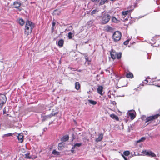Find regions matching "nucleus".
<instances>
[{
  "mask_svg": "<svg viewBox=\"0 0 160 160\" xmlns=\"http://www.w3.org/2000/svg\"><path fill=\"white\" fill-rule=\"evenodd\" d=\"M34 27V24L32 22L28 20L27 21L25 25V34L28 35L31 33Z\"/></svg>",
  "mask_w": 160,
  "mask_h": 160,
  "instance_id": "1",
  "label": "nucleus"
},
{
  "mask_svg": "<svg viewBox=\"0 0 160 160\" xmlns=\"http://www.w3.org/2000/svg\"><path fill=\"white\" fill-rule=\"evenodd\" d=\"M110 18L111 17L109 14L103 12L100 20L101 23L103 24L107 23L109 21Z\"/></svg>",
  "mask_w": 160,
  "mask_h": 160,
  "instance_id": "2",
  "label": "nucleus"
},
{
  "mask_svg": "<svg viewBox=\"0 0 160 160\" xmlns=\"http://www.w3.org/2000/svg\"><path fill=\"white\" fill-rule=\"evenodd\" d=\"M160 114H156L154 115L148 117L146 119L145 123H147V125L151 123L152 122H155L156 119H157Z\"/></svg>",
  "mask_w": 160,
  "mask_h": 160,
  "instance_id": "3",
  "label": "nucleus"
},
{
  "mask_svg": "<svg viewBox=\"0 0 160 160\" xmlns=\"http://www.w3.org/2000/svg\"><path fill=\"white\" fill-rule=\"evenodd\" d=\"M110 55L111 58L113 59L116 58L119 59L121 57L122 53L120 52L117 53L115 51L112 50L110 52Z\"/></svg>",
  "mask_w": 160,
  "mask_h": 160,
  "instance_id": "4",
  "label": "nucleus"
},
{
  "mask_svg": "<svg viewBox=\"0 0 160 160\" xmlns=\"http://www.w3.org/2000/svg\"><path fill=\"white\" fill-rule=\"evenodd\" d=\"M121 34L120 32H115L113 34L112 38L114 42H117L119 41L121 38Z\"/></svg>",
  "mask_w": 160,
  "mask_h": 160,
  "instance_id": "5",
  "label": "nucleus"
},
{
  "mask_svg": "<svg viewBox=\"0 0 160 160\" xmlns=\"http://www.w3.org/2000/svg\"><path fill=\"white\" fill-rule=\"evenodd\" d=\"M7 101L6 96L4 95H0V108H1L4 104H5Z\"/></svg>",
  "mask_w": 160,
  "mask_h": 160,
  "instance_id": "6",
  "label": "nucleus"
},
{
  "mask_svg": "<svg viewBox=\"0 0 160 160\" xmlns=\"http://www.w3.org/2000/svg\"><path fill=\"white\" fill-rule=\"evenodd\" d=\"M127 114L128 116L130 117L132 120H133L135 117L136 113L134 110H132L129 111L128 112Z\"/></svg>",
  "mask_w": 160,
  "mask_h": 160,
  "instance_id": "7",
  "label": "nucleus"
},
{
  "mask_svg": "<svg viewBox=\"0 0 160 160\" xmlns=\"http://www.w3.org/2000/svg\"><path fill=\"white\" fill-rule=\"evenodd\" d=\"M144 153L148 156H151L152 157H154L156 156V155L152 152L151 151H144Z\"/></svg>",
  "mask_w": 160,
  "mask_h": 160,
  "instance_id": "8",
  "label": "nucleus"
},
{
  "mask_svg": "<svg viewBox=\"0 0 160 160\" xmlns=\"http://www.w3.org/2000/svg\"><path fill=\"white\" fill-rule=\"evenodd\" d=\"M103 138V134L101 133L98 136V138H96L95 139V141L97 142L101 141Z\"/></svg>",
  "mask_w": 160,
  "mask_h": 160,
  "instance_id": "9",
  "label": "nucleus"
},
{
  "mask_svg": "<svg viewBox=\"0 0 160 160\" xmlns=\"http://www.w3.org/2000/svg\"><path fill=\"white\" fill-rule=\"evenodd\" d=\"M17 137L19 142H23V138L22 134H18Z\"/></svg>",
  "mask_w": 160,
  "mask_h": 160,
  "instance_id": "10",
  "label": "nucleus"
},
{
  "mask_svg": "<svg viewBox=\"0 0 160 160\" xmlns=\"http://www.w3.org/2000/svg\"><path fill=\"white\" fill-rule=\"evenodd\" d=\"M69 139V136L68 135H65L63 136L61 138V140L63 142H65L68 141Z\"/></svg>",
  "mask_w": 160,
  "mask_h": 160,
  "instance_id": "11",
  "label": "nucleus"
},
{
  "mask_svg": "<svg viewBox=\"0 0 160 160\" xmlns=\"http://www.w3.org/2000/svg\"><path fill=\"white\" fill-rule=\"evenodd\" d=\"M103 88L102 86H98L97 88L98 92V93L100 94L101 95H102V90Z\"/></svg>",
  "mask_w": 160,
  "mask_h": 160,
  "instance_id": "12",
  "label": "nucleus"
},
{
  "mask_svg": "<svg viewBox=\"0 0 160 160\" xmlns=\"http://www.w3.org/2000/svg\"><path fill=\"white\" fill-rule=\"evenodd\" d=\"M50 118L49 115L46 116L42 115L41 116L42 120V122H44Z\"/></svg>",
  "mask_w": 160,
  "mask_h": 160,
  "instance_id": "13",
  "label": "nucleus"
},
{
  "mask_svg": "<svg viewBox=\"0 0 160 160\" xmlns=\"http://www.w3.org/2000/svg\"><path fill=\"white\" fill-rule=\"evenodd\" d=\"M13 5L15 6V8H18L21 6V4L18 1H15L13 3Z\"/></svg>",
  "mask_w": 160,
  "mask_h": 160,
  "instance_id": "14",
  "label": "nucleus"
},
{
  "mask_svg": "<svg viewBox=\"0 0 160 160\" xmlns=\"http://www.w3.org/2000/svg\"><path fill=\"white\" fill-rule=\"evenodd\" d=\"M63 43L64 40L62 39H61L58 41V44L59 47H62L63 46Z\"/></svg>",
  "mask_w": 160,
  "mask_h": 160,
  "instance_id": "15",
  "label": "nucleus"
},
{
  "mask_svg": "<svg viewBox=\"0 0 160 160\" xmlns=\"http://www.w3.org/2000/svg\"><path fill=\"white\" fill-rule=\"evenodd\" d=\"M80 84L79 82H76L75 83V88L77 90H78L80 88Z\"/></svg>",
  "mask_w": 160,
  "mask_h": 160,
  "instance_id": "16",
  "label": "nucleus"
},
{
  "mask_svg": "<svg viewBox=\"0 0 160 160\" xmlns=\"http://www.w3.org/2000/svg\"><path fill=\"white\" fill-rule=\"evenodd\" d=\"M126 77L127 78H132L133 76L132 73L129 72L128 73H127Z\"/></svg>",
  "mask_w": 160,
  "mask_h": 160,
  "instance_id": "17",
  "label": "nucleus"
},
{
  "mask_svg": "<svg viewBox=\"0 0 160 160\" xmlns=\"http://www.w3.org/2000/svg\"><path fill=\"white\" fill-rule=\"evenodd\" d=\"M110 117L113 119H115L117 120H118V118L117 116L114 114H111L110 115Z\"/></svg>",
  "mask_w": 160,
  "mask_h": 160,
  "instance_id": "18",
  "label": "nucleus"
},
{
  "mask_svg": "<svg viewBox=\"0 0 160 160\" xmlns=\"http://www.w3.org/2000/svg\"><path fill=\"white\" fill-rule=\"evenodd\" d=\"M105 30L108 31H111L113 30V28L109 26H107L105 27Z\"/></svg>",
  "mask_w": 160,
  "mask_h": 160,
  "instance_id": "19",
  "label": "nucleus"
},
{
  "mask_svg": "<svg viewBox=\"0 0 160 160\" xmlns=\"http://www.w3.org/2000/svg\"><path fill=\"white\" fill-rule=\"evenodd\" d=\"M88 101L90 103L93 105H95L97 103V102L96 101L88 99Z\"/></svg>",
  "mask_w": 160,
  "mask_h": 160,
  "instance_id": "20",
  "label": "nucleus"
},
{
  "mask_svg": "<svg viewBox=\"0 0 160 160\" xmlns=\"http://www.w3.org/2000/svg\"><path fill=\"white\" fill-rule=\"evenodd\" d=\"M108 2V0H101L99 3V5H102L104 4L106 2Z\"/></svg>",
  "mask_w": 160,
  "mask_h": 160,
  "instance_id": "21",
  "label": "nucleus"
},
{
  "mask_svg": "<svg viewBox=\"0 0 160 160\" xmlns=\"http://www.w3.org/2000/svg\"><path fill=\"white\" fill-rule=\"evenodd\" d=\"M82 143H76L74 144V145L72 147V149H74L76 147H80L82 145Z\"/></svg>",
  "mask_w": 160,
  "mask_h": 160,
  "instance_id": "22",
  "label": "nucleus"
},
{
  "mask_svg": "<svg viewBox=\"0 0 160 160\" xmlns=\"http://www.w3.org/2000/svg\"><path fill=\"white\" fill-rule=\"evenodd\" d=\"M58 114V112L57 111L56 112H54V110H52V112L49 115L50 118L52 117L53 116H55V115L57 114Z\"/></svg>",
  "mask_w": 160,
  "mask_h": 160,
  "instance_id": "23",
  "label": "nucleus"
},
{
  "mask_svg": "<svg viewBox=\"0 0 160 160\" xmlns=\"http://www.w3.org/2000/svg\"><path fill=\"white\" fill-rule=\"evenodd\" d=\"M18 22L21 26H23L24 23V21L23 19L20 18L18 20Z\"/></svg>",
  "mask_w": 160,
  "mask_h": 160,
  "instance_id": "24",
  "label": "nucleus"
},
{
  "mask_svg": "<svg viewBox=\"0 0 160 160\" xmlns=\"http://www.w3.org/2000/svg\"><path fill=\"white\" fill-rule=\"evenodd\" d=\"M132 9H131L130 10H127L126 11L123 12H122V14L123 15H126L128 14L130 11H132Z\"/></svg>",
  "mask_w": 160,
  "mask_h": 160,
  "instance_id": "25",
  "label": "nucleus"
},
{
  "mask_svg": "<svg viewBox=\"0 0 160 160\" xmlns=\"http://www.w3.org/2000/svg\"><path fill=\"white\" fill-rule=\"evenodd\" d=\"M60 11L59 10H55L53 12L54 14L55 15H58L60 14Z\"/></svg>",
  "mask_w": 160,
  "mask_h": 160,
  "instance_id": "26",
  "label": "nucleus"
},
{
  "mask_svg": "<svg viewBox=\"0 0 160 160\" xmlns=\"http://www.w3.org/2000/svg\"><path fill=\"white\" fill-rule=\"evenodd\" d=\"M63 147V146L62 144L61 143H59L58 147L59 150H61L62 149Z\"/></svg>",
  "mask_w": 160,
  "mask_h": 160,
  "instance_id": "27",
  "label": "nucleus"
},
{
  "mask_svg": "<svg viewBox=\"0 0 160 160\" xmlns=\"http://www.w3.org/2000/svg\"><path fill=\"white\" fill-rule=\"evenodd\" d=\"M130 152L128 151H125L123 152V154L125 156H128L130 154Z\"/></svg>",
  "mask_w": 160,
  "mask_h": 160,
  "instance_id": "28",
  "label": "nucleus"
},
{
  "mask_svg": "<svg viewBox=\"0 0 160 160\" xmlns=\"http://www.w3.org/2000/svg\"><path fill=\"white\" fill-rule=\"evenodd\" d=\"M12 134L11 133H9L8 134H4L3 136V137H8L9 136H12Z\"/></svg>",
  "mask_w": 160,
  "mask_h": 160,
  "instance_id": "29",
  "label": "nucleus"
},
{
  "mask_svg": "<svg viewBox=\"0 0 160 160\" xmlns=\"http://www.w3.org/2000/svg\"><path fill=\"white\" fill-rule=\"evenodd\" d=\"M52 153L55 155H59V152L55 150H54L53 151Z\"/></svg>",
  "mask_w": 160,
  "mask_h": 160,
  "instance_id": "30",
  "label": "nucleus"
},
{
  "mask_svg": "<svg viewBox=\"0 0 160 160\" xmlns=\"http://www.w3.org/2000/svg\"><path fill=\"white\" fill-rule=\"evenodd\" d=\"M25 157L27 158L30 159L31 158V157H30V153L28 152L25 154Z\"/></svg>",
  "mask_w": 160,
  "mask_h": 160,
  "instance_id": "31",
  "label": "nucleus"
},
{
  "mask_svg": "<svg viewBox=\"0 0 160 160\" xmlns=\"http://www.w3.org/2000/svg\"><path fill=\"white\" fill-rule=\"evenodd\" d=\"M94 20H92L88 22L87 24L88 25H92V24L93 23Z\"/></svg>",
  "mask_w": 160,
  "mask_h": 160,
  "instance_id": "32",
  "label": "nucleus"
},
{
  "mask_svg": "<svg viewBox=\"0 0 160 160\" xmlns=\"http://www.w3.org/2000/svg\"><path fill=\"white\" fill-rule=\"evenodd\" d=\"M112 21L114 22H117L118 20L114 17H112Z\"/></svg>",
  "mask_w": 160,
  "mask_h": 160,
  "instance_id": "33",
  "label": "nucleus"
},
{
  "mask_svg": "<svg viewBox=\"0 0 160 160\" xmlns=\"http://www.w3.org/2000/svg\"><path fill=\"white\" fill-rule=\"evenodd\" d=\"M68 37L69 39H71L72 38V33L71 32H69Z\"/></svg>",
  "mask_w": 160,
  "mask_h": 160,
  "instance_id": "34",
  "label": "nucleus"
},
{
  "mask_svg": "<svg viewBox=\"0 0 160 160\" xmlns=\"http://www.w3.org/2000/svg\"><path fill=\"white\" fill-rule=\"evenodd\" d=\"M98 12V11L97 9L93 10L91 12V14L92 15L95 14Z\"/></svg>",
  "mask_w": 160,
  "mask_h": 160,
  "instance_id": "35",
  "label": "nucleus"
},
{
  "mask_svg": "<svg viewBox=\"0 0 160 160\" xmlns=\"http://www.w3.org/2000/svg\"><path fill=\"white\" fill-rule=\"evenodd\" d=\"M129 40H130V39H128L126 41H125L124 42V44L125 45H127L128 44V43H129Z\"/></svg>",
  "mask_w": 160,
  "mask_h": 160,
  "instance_id": "36",
  "label": "nucleus"
},
{
  "mask_svg": "<svg viewBox=\"0 0 160 160\" xmlns=\"http://www.w3.org/2000/svg\"><path fill=\"white\" fill-rule=\"evenodd\" d=\"M121 156L123 157L125 160H128L127 158L123 155V154H121Z\"/></svg>",
  "mask_w": 160,
  "mask_h": 160,
  "instance_id": "37",
  "label": "nucleus"
},
{
  "mask_svg": "<svg viewBox=\"0 0 160 160\" xmlns=\"http://www.w3.org/2000/svg\"><path fill=\"white\" fill-rule=\"evenodd\" d=\"M92 1L96 2H99L100 0H91Z\"/></svg>",
  "mask_w": 160,
  "mask_h": 160,
  "instance_id": "38",
  "label": "nucleus"
},
{
  "mask_svg": "<svg viewBox=\"0 0 160 160\" xmlns=\"http://www.w3.org/2000/svg\"><path fill=\"white\" fill-rule=\"evenodd\" d=\"M145 138H146L145 137H143L141 138L140 139L142 141V142H143L145 140Z\"/></svg>",
  "mask_w": 160,
  "mask_h": 160,
  "instance_id": "39",
  "label": "nucleus"
},
{
  "mask_svg": "<svg viewBox=\"0 0 160 160\" xmlns=\"http://www.w3.org/2000/svg\"><path fill=\"white\" fill-rule=\"evenodd\" d=\"M149 82V80H147L146 79H145L144 81V82H144V83H147V82Z\"/></svg>",
  "mask_w": 160,
  "mask_h": 160,
  "instance_id": "40",
  "label": "nucleus"
},
{
  "mask_svg": "<svg viewBox=\"0 0 160 160\" xmlns=\"http://www.w3.org/2000/svg\"><path fill=\"white\" fill-rule=\"evenodd\" d=\"M55 22H53L52 23V27H53L54 26H55Z\"/></svg>",
  "mask_w": 160,
  "mask_h": 160,
  "instance_id": "41",
  "label": "nucleus"
},
{
  "mask_svg": "<svg viewBox=\"0 0 160 160\" xmlns=\"http://www.w3.org/2000/svg\"><path fill=\"white\" fill-rule=\"evenodd\" d=\"M137 143H139V142H142V141L141 140V139H140L138 140H137Z\"/></svg>",
  "mask_w": 160,
  "mask_h": 160,
  "instance_id": "42",
  "label": "nucleus"
},
{
  "mask_svg": "<svg viewBox=\"0 0 160 160\" xmlns=\"http://www.w3.org/2000/svg\"><path fill=\"white\" fill-rule=\"evenodd\" d=\"M85 59L86 60V61H88V58L87 57H86L85 58Z\"/></svg>",
  "mask_w": 160,
  "mask_h": 160,
  "instance_id": "43",
  "label": "nucleus"
},
{
  "mask_svg": "<svg viewBox=\"0 0 160 160\" xmlns=\"http://www.w3.org/2000/svg\"><path fill=\"white\" fill-rule=\"evenodd\" d=\"M147 55H148V56L149 55L148 54H147ZM147 58L148 59H149V56H148Z\"/></svg>",
  "mask_w": 160,
  "mask_h": 160,
  "instance_id": "44",
  "label": "nucleus"
},
{
  "mask_svg": "<svg viewBox=\"0 0 160 160\" xmlns=\"http://www.w3.org/2000/svg\"><path fill=\"white\" fill-rule=\"evenodd\" d=\"M114 103L116 104V102H113V104H114Z\"/></svg>",
  "mask_w": 160,
  "mask_h": 160,
  "instance_id": "45",
  "label": "nucleus"
},
{
  "mask_svg": "<svg viewBox=\"0 0 160 160\" xmlns=\"http://www.w3.org/2000/svg\"><path fill=\"white\" fill-rule=\"evenodd\" d=\"M73 149H72V152H73L74 151V150H73Z\"/></svg>",
  "mask_w": 160,
  "mask_h": 160,
  "instance_id": "46",
  "label": "nucleus"
},
{
  "mask_svg": "<svg viewBox=\"0 0 160 160\" xmlns=\"http://www.w3.org/2000/svg\"><path fill=\"white\" fill-rule=\"evenodd\" d=\"M45 129H47V128H44V131L45 130Z\"/></svg>",
  "mask_w": 160,
  "mask_h": 160,
  "instance_id": "47",
  "label": "nucleus"
},
{
  "mask_svg": "<svg viewBox=\"0 0 160 160\" xmlns=\"http://www.w3.org/2000/svg\"><path fill=\"white\" fill-rule=\"evenodd\" d=\"M45 129H47V128H44V131L45 130Z\"/></svg>",
  "mask_w": 160,
  "mask_h": 160,
  "instance_id": "48",
  "label": "nucleus"
},
{
  "mask_svg": "<svg viewBox=\"0 0 160 160\" xmlns=\"http://www.w3.org/2000/svg\"><path fill=\"white\" fill-rule=\"evenodd\" d=\"M141 84L142 85V86H143V84H142H142Z\"/></svg>",
  "mask_w": 160,
  "mask_h": 160,
  "instance_id": "49",
  "label": "nucleus"
},
{
  "mask_svg": "<svg viewBox=\"0 0 160 160\" xmlns=\"http://www.w3.org/2000/svg\"><path fill=\"white\" fill-rule=\"evenodd\" d=\"M18 9L20 11H21V9H19L18 8Z\"/></svg>",
  "mask_w": 160,
  "mask_h": 160,
  "instance_id": "50",
  "label": "nucleus"
},
{
  "mask_svg": "<svg viewBox=\"0 0 160 160\" xmlns=\"http://www.w3.org/2000/svg\"><path fill=\"white\" fill-rule=\"evenodd\" d=\"M152 82H154V81H153L152 80Z\"/></svg>",
  "mask_w": 160,
  "mask_h": 160,
  "instance_id": "51",
  "label": "nucleus"
},
{
  "mask_svg": "<svg viewBox=\"0 0 160 160\" xmlns=\"http://www.w3.org/2000/svg\"><path fill=\"white\" fill-rule=\"evenodd\" d=\"M3 112H4V113H5V111H3Z\"/></svg>",
  "mask_w": 160,
  "mask_h": 160,
  "instance_id": "52",
  "label": "nucleus"
},
{
  "mask_svg": "<svg viewBox=\"0 0 160 160\" xmlns=\"http://www.w3.org/2000/svg\"><path fill=\"white\" fill-rule=\"evenodd\" d=\"M80 71H81L80 70H79L78 71H79V72H80Z\"/></svg>",
  "mask_w": 160,
  "mask_h": 160,
  "instance_id": "53",
  "label": "nucleus"
},
{
  "mask_svg": "<svg viewBox=\"0 0 160 160\" xmlns=\"http://www.w3.org/2000/svg\"><path fill=\"white\" fill-rule=\"evenodd\" d=\"M158 87H160V86H158Z\"/></svg>",
  "mask_w": 160,
  "mask_h": 160,
  "instance_id": "54",
  "label": "nucleus"
}]
</instances>
